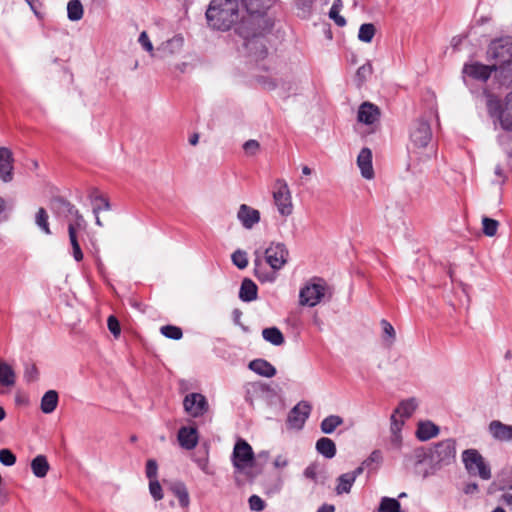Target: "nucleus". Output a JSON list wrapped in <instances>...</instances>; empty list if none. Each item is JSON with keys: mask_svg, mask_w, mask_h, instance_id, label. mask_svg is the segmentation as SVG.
I'll return each mask as SVG.
<instances>
[{"mask_svg": "<svg viewBox=\"0 0 512 512\" xmlns=\"http://www.w3.org/2000/svg\"><path fill=\"white\" fill-rule=\"evenodd\" d=\"M254 256V276L262 283H273L277 279V272L287 263L289 252L285 244L271 242L263 256L259 250L254 252Z\"/></svg>", "mask_w": 512, "mask_h": 512, "instance_id": "1", "label": "nucleus"}, {"mask_svg": "<svg viewBox=\"0 0 512 512\" xmlns=\"http://www.w3.org/2000/svg\"><path fill=\"white\" fill-rule=\"evenodd\" d=\"M487 59L496 67V77L501 85L512 84V37L493 40L487 49Z\"/></svg>", "mask_w": 512, "mask_h": 512, "instance_id": "2", "label": "nucleus"}, {"mask_svg": "<svg viewBox=\"0 0 512 512\" xmlns=\"http://www.w3.org/2000/svg\"><path fill=\"white\" fill-rule=\"evenodd\" d=\"M240 0H211L206 11L208 24L217 30H229L239 18Z\"/></svg>", "mask_w": 512, "mask_h": 512, "instance_id": "3", "label": "nucleus"}, {"mask_svg": "<svg viewBox=\"0 0 512 512\" xmlns=\"http://www.w3.org/2000/svg\"><path fill=\"white\" fill-rule=\"evenodd\" d=\"M245 7L247 16L242 18L240 24L262 27V30H271L274 22L267 16V11L276 0H240Z\"/></svg>", "mask_w": 512, "mask_h": 512, "instance_id": "4", "label": "nucleus"}, {"mask_svg": "<svg viewBox=\"0 0 512 512\" xmlns=\"http://www.w3.org/2000/svg\"><path fill=\"white\" fill-rule=\"evenodd\" d=\"M512 87V84H510ZM486 105L490 117L499 121L502 129L512 131V91L505 97L504 103L488 90H484Z\"/></svg>", "mask_w": 512, "mask_h": 512, "instance_id": "5", "label": "nucleus"}, {"mask_svg": "<svg viewBox=\"0 0 512 512\" xmlns=\"http://www.w3.org/2000/svg\"><path fill=\"white\" fill-rule=\"evenodd\" d=\"M271 30H262V27L247 26L239 24L236 32L244 39V46L249 53L258 59H263L267 55V46L264 35Z\"/></svg>", "mask_w": 512, "mask_h": 512, "instance_id": "6", "label": "nucleus"}, {"mask_svg": "<svg viewBox=\"0 0 512 512\" xmlns=\"http://www.w3.org/2000/svg\"><path fill=\"white\" fill-rule=\"evenodd\" d=\"M456 459V440L448 438L433 444L430 447V468L431 472L426 471L424 477L444 466L451 465Z\"/></svg>", "mask_w": 512, "mask_h": 512, "instance_id": "7", "label": "nucleus"}, {"mask_svg": "<svg viewBox=\"0 0 512 512\" xmlns=\"http://www.w3.org/2000/svg\"><path fill=\"white\" fill-rule=\"evenodd\" d=\"M462 462L466 471L472 476L482 480H489L492 476L491 467L476 449H466L462 452Z\"/></svg>", "mask_w": 512, "mask_h": 512, "instance_id": "8", "label": "nucleus"}, {"mask_svg": "<svg viewBox=\"0 0 512 512\" xmlns=\"http://www.w3.org/2000/svg\"><path fill=\"white\" fill-rule=\"evenodd\" d=\"M327 285L324 279L314 277L299 292V304L314 307L325 295Z\"/></svg>", "mask_w": 512, "mask_h": 512, "instance_id": "9", "label": "nucleus"}, {"mask_svg": "<svg viewBox=\"0 0 512 512\" xmlns=\"http://www.w3.org/2000/svg\"><path fill=\"white\" fill-rule=\"evenodd\" d=\"M50 209L57 217L69 219L74 217L72 221L78 228H84L85 220L79 210L69 201L62 197H54L50 201Z\"/></svg>", "mask_w": 512, "mask_h": 512, "instance_id": "10", "label": "nucleus"}, {"mask_svg": "<svg viewBox=\"0 0 512 512\" xmlns=\"http://www.w3.org/2000/svg\"><path fill=\"white\" fill-rule=\"evenodd\" d=\"M231 460L237 471H243L245 468L252 466L254 453L250 444L243 439H239L235 443Z\"/></svg>", "mask_w": 512, "mask_h": 512, "instance_id": "11", "label": "nucleus"}, {"mask_svg": "<svg viewBox=\"0 0 512 512\" xmlns=\"http://www.w3.org/2000/svg\"><path fill=\"white\" fill-rule=\"evenodd\" d=\"M274 203L282 216H289L293 211L291 192L284 179L276 181V189L273 192Z\"/></svg>", "mask_w": 512, "mask_h": 512, "instance_id": "12", "label": "nucleus"}, {"mask_svg": "<svg viewBox=\"0 0 512 512\" xmlns=\"http://www.w3.org/2000/svg\"><path fill=\"white\" fill-rule=\"evenodd\" d=\"M410 139L414 146L418 148L426 147L432 139V131L428 121L418 119L410 130Z\"/></svg>", "mask_w": 512, "mask_h": 512, "instance_id": "13", "label": "nucleus"}, {"mask_svg": "<svg viewBox=\"0 0 512 512\" xmlns=\"http://www.w3.org/2000/svg\"><path fill=\"white\" fill-rule=\"evenodd\" d=\"M183 406L184 410L194 418L203 416L209 409L207 399L200 393L187 394Z\"/></svg>", "mask_w": 512, "mask_h": 512, "instance_id": "14", "label": "nucleus"}, {"mask_svg": "<svg viewBox=\"0 0 512 512\" xmlns=\"http://www.w3.org/2000/svg\"><path fill=\"white\" fill-rule=\"evenodd\" d=\"M311 411V406L307 402H300L289 412L287 424L293 429H302Z\"/></svg>", "mask_w": 512, "mask_h": 512, "instance_id": "15", "label": "nucleus"}, {"mask_svg": "<svg viewBox=\"0 0 512 512\" xmlns=\"http://www.w3.org/2000/svg\"><path fill=\"white\" fill-rule=\"evenodd\" d=\"M492 72L496 73V67L493 66V64L484 65L480 62H472L465 64L463 67L464 74L482 82H486L490 78Z\"/></svg>", "mask_w": 512, "mask_h": 512, "instance_id": "16", "label": "nucleus"}, {"mask_svg": "<svg viewBox=\"0 0 512 512\" xmlns=\"http://www.w3.org/2000/svg\"><path fill=\"white\" fill-rule=\"evenodd\" d=\"M380 118V109L371 102H363L358 109L357 119L359 122L372 125Z\"/></svg>", "mask_w": 512, "mask_h": 512, "instance_id": "17", "label": "nucleus"}, {"mask_svg": "<svg viewBox=\"0 0 512 512\" xmlns=\"http://www.w3.org/2000/svg\"><path fill=\"white\" fill-rule=\"evenodd\" d=\"M177 439L183 449L192 450L199 441L198 431L195 427L183 426L178 430Z\"/></svg>", "mask_w": 512, "mask_h": 512, "instance_id": "18", "label": "nucleus"}, {"mask_svg": "<svg viewBox=\"0 0 512 512\" xmlns=\"http://www.w3.org/2000/svg\"><path fill=\"white\" fill-rule=\"evenodd\" d=\"M237 218L246 229H251L260 221V212L246 204H241Z\"/></svg>", "mask_w": 512, "mask_h": 512, "instance_id": "19", "label": "nucleus"}, {"mask_svg": "<svg viewBox=\"0 0 512 512\" xmlns=\"http://www.w3.org/2000/svg\"><path fill=\"white\" fill-rule=\"evenodd\" d=\"M357 165L363 178L370 180L374 177V169L372 165V151L364 147L358 154Z\"/></svg>", "mask_w": 512, "mask_h": 512, "instance_id": "20", "label": "nucleus"}, {"mask_svg": "<svg viewBox=\"0 0 512 512\" xmlns=\"http://www.w3.org/2000/svg\"><path fill=\"white\" fill-rule=\"evenodd\" d=\"M13 155L9 148L0 147V178L9 182L13 178Z\"/></svg>", "mask_w": 512, "mask_h": 512, "instance_id": "21", "label": "nucleus"}, {"mask_svg": "<svg viewBox=\"0 0 512 512\" xmlns=\"http://www.w3.org/2000/svg\"><path fill=\"white\" fill-rule=\"evenodd\" d=\"M488 431L497 441H512V425L504 424L499 420H493L488 426Z\"/></svg>", "mask_w": 512, "mask_h": 512, "instance_id": "22", "label": "nucleus"}, {"mask_svg": "<svg viewBox=\"0 0 512 512\" xmlns=\"http://www.w3.org/2000/svg\"><path fill=\"white\" fill-rule=\"evenodd\" d=\"M248 367L250 370L263 377L271 378L276 375V368L270 362L262 358L250 361Z\"/></svg>", "mask_w": 512, "mask_h": 512, "instance_id": "23", "label": "nucleus"}, {"mask_svg": "<svg viewBox=\"0 0 512 512\" xmlns=\"http://www.w3.org/2000/svg\"><path fill=\"white\" fill-rule=\"evenodd\" d=\"M258 297V287L257 285L249 278H244L240 290H239V298L243 302H252L256 300Z\"/></svg>", "mask_w": 512, "mask_h": 512, "instance_id": "24", "label": "nucleus"}, {"mask_svg": "<svg viewBox=\"0 0 512 512\" xmlns=\"http://www.w3.org/2000/svg\"><path fill=\"white\" fill-rule=\"evenodd\" d=\"M439 427L431 421H424L418 424L416 436L420 441H427L439 434Z\"/></svg>", "mask_w": 512, "mask_h": 512, "instance_id": "25", "label": "nucleus"}, {"mask_svg": "<svg viewBox=\"0 0 512 512\" xmlns=\"http://www.w3.org/2000/svg\"><path fill=\"white\" fill-rule=\"evenodd\" d=\"M81 228H78L76 224L73 222H69L68 224V234H69V241L72 246V253L73 257L77 262H80L83 259V252L81 250L78 237H77V231Z\"/></svg>", "mask_w": 512, "mask_h": 512, "instance_id": "26", "label": "nucleus"}, {"mask_svg": "<svg viewBox=\"0 0 512 512\" xmlns=\"http://www.w3.org/2000/svg\"><path fill=\"white\" fill-rule=\"evenodd\" d=\"M316 450L319 454L327 459H331L336 455V445L334 441L327 437H322L316 442Z\"/></svg>", "mask_w": 512, "mask_h": 512, "instance_id": "27", "label": "nucleus"}, {"mask_svg": "<svg viewBox=\"0 0 512 512\" xmlns=\"http://www.w3.org/2000/svg\"><path fill=\"white\" fill-rule=\"evenodd\" d=\"M58 393L55 390H48L41 398L40 408L43 413H52L58 405Z\"/></svg>", "mask_w": 512, "mask_h": 512, "instance_id": "28", "label": "nucleus"}, {"mask_svg": "<svg viewBox=\"0 0 512 512\" xmlns=\"http://www.w3.org/2000/svg\"><path fill=\"white\" fill-rule=\"evenodd\" d=\"M49 469H50V465L47 461L46 456H44V455H37L31 461V470H32L33 474L38 478L45 477L47 475Z\"/></svg>", "mask_w": 512, "mask_h": 512, "instance_id": "29", "label": "nucleus"}, {"mask_svg": "<svg viewBox=\"0 0 512 512\" xmlns=\"http://www.w3.org/2000/svg\"><path fill=\"white\" fill-rule=\"evenodd\" d=\"M512 489V469L503 470L496 482H494L490 490H511Z\"/></svg>", "mask_w": 512, "mask_h": 512, "instance_id": "30", "label": "nucleus"}, {"mask_svg": "<svg viewBox=\"0 0 512 512\" xmlns=\"http://www.w3.org/2000/svg\"><path fill=\"white\" fill-rule=\"evenodd\" d=\"M16 376L12 367L0 360V385L11 387L15 384Z\"/></svg>", "mask_w": 512, "mask_h": 512, "instance_id": "31", "label": "nucleus"}, {"mask_svg": "<svg viewBox=\"0 0 512 512\" xmlns=\"http://www.w3.org/2000/svg\"><path fill=\"white\" fill-rule=\"evenodd\" d=\"M343 418L338 415H329L325 417L320 424V429L324 434H332L337 427L342 425Z\"/></svg>", "mask_w": 512, "mask_h": 512, "instance_id": "32", "label": "nucleus"}, {"mask_svg": "<svg viewBox=\"0 0 512 512\" xmlns=\"http://www.w3.org/2000/svg\"><path fill=\"white\" fill-rule=\"evenodd\" d=\"M262 336L267 342L275 346L282 345L285 341L282 332L277 327L263 329Z\"/></svg>", "mask_w": 512, "mask_h": 512, "instance_id": "33", "label": "nucleus"}, {"mask_svg": "<svg viewBox=\"0 0 512 512\" xmlns=\"http://www.w3.org/2000/svg\"><path fill=\"white\" fill-rule=\"evenodd\" d=\"M418 406V403L415 398H409L407 400H403L396 410L394 411L395 414H400L403 418H409L414 411L416 410Z\"/></svg>", "mask_w": 512, "mask_h": 512, "instance_id": "34", "label": "nucleus"}, {"mask_svg": "<svg viewBox=\"0 0 512 512\" xmlns=\"http://www.w3.org/2000/svg\"><path fill=\"white\" fill-rule=\"evenodd\" d=\"M337 486H336V493L338 495L349 493L351 491V488L355 482L354 476L350 475L348 472L341 474L337 478Z\"/></svg>", "mask_w": 512, "mask_h": 512, "instance_id": "35", "label": "nucleus"}, {"mask_svg": "<svg viewBox=\"0 0 512 512\" xmlns=\"http://www.w3.org/2000/svg\"><path fill=\"white\" fill-rule=\"evenodd\" d=\"M378 512H405L401 509L398 499L383 497L380 501Z\"/></svg>", "mask_w": 512, "mask_h": 512, "instance_id": "36", "label": "nucleus"}, {"mask_svg": "<svg viewBox=\"0 0 512 512\" xmlns=\"http://www.w3.org/2000/svg\"><path fill=\"white\" fill-rule=\"evenodd\" d=\"M69 20L78 21L83 17V6L80 0H70L67 5Z\"/></svg>", "mask_w": 512, "mask_h": 512, "instance_id": "37", "label": "nucleus"}, {"mask_svg": "<svg viewBox=\"0 0 512 512\" xmlns=\"http://www.w3.org/2000/svg\"><path fill=\"white\" fill-rule=\"evenodd\" d=\"M48 219L49 216L47 211L44 208H39L35 215V223L43 233L51 235L52 232L50 230Z\"/></svg>", "mask_w": 512, "mask_h": 512, "instance_id": "38", "label": "nucleus"}, {"mask_svg": "<svg viewBox=\"0 0 512 512\" xmlns=\"http://www.w3.org/2000/svg\"><path fill=\"white\" fill-rule=\"evenodd\" d=\"M172 492L178 498L179 503L182 507L189 505V494L186 486L183 483H175L171 487Z\"/></svg>", "mask_w": 512, "mask_h": 512, "instance_id": "39", "label": "nucleus"}, {"mask_svg": "<svg viewBox=\"0 0 512 512\" xmlns=\"http://www.w3.org/2000/svg\"><path fill=\"white\" fill-rule=\"evenodd\" d=\"M376 29L374 24L365 23L359 28L358 39L365 43H370L375 35Z\"/></svg>", "mask_w": 512, "mask_h": 512, "instance_id": "40", "label": "nucleus"}, {"mask_svg": "<svg viewBox=\"0 0 512 512\" xmlns=\"http://www.w3.org/2000/svg\"><path fill=\"white\" fill-rule=\"evenodd\" d=\"M232 263L239 269L243 270L248 266L247 253L241 249H237L231 255Z\"/></svg>", "mask_w": 512, "mask_h": 512, "instance_id": "41", "label": "nucleus"}, {"mask_svg": "<svg viewBox=\"0 0 512 512\" xmlns=\"http://www.w3.org/2000/svg\"><path fill=\"white\" fill-rule=\"evenodd\" d=\"M160 332L166 338L180 340L183 336L182 329L174 325H165L160 328Z\"/></svg>", "mask_w": 512, "mask_h": 512, "instance_id": "42", "label": "nucleus"}, {"mask_svg": "<svg viewBox=\"0 0 512 512\" xmlns=\"http://www.w3.org/2000/svg\"><path fill=\"white\" fill-rule=\"evenodd\" d=\"M483 233L488 237H493L497 233L499 222L489 217L482 218Z\"/></svg>", "mask_w": 512, "mask_h": 512, "instance_id": "43", "label": "nucleus"}, {"mask_svg": "<svg viewBox=\"0 0 512 512\" xmlns=\"http://www.w3.org/2000/svg\"><path fill=\"white\" fill-rule=\"evenodd\" d=\"M381 326L383 329V339L390 346L393 344L396 338L394 327L385 319L381 320Z\"/></svg>", "mask_w": 512, "mask_h": 512, "instance_id": "44", "label": "nucleus"}, {"mask_svg": "<svg viewBox=\"0 0 512 512\" xmlns=\"http://www.w3.org/2000/svg\"><path fill=\"white\" fill-rule=\"evenodd\" d=\"M372 72L373 68L371 63L367 62L360 66L356 72V80L358 85L361 86L368 79V77L371 76Z\"/></svg>", "mask_w": 512, "mask_h": 512, "instance_id": "45", "label": "nucleus"}, {"mask_svg": "<svg viewBox=\"0 0 512 512\" xmlns=\"http://www.w3.org/2000/svg\"><path fill=\"white\" fill-rule=\"evenodd\" d=\"M412 457L415 461V465L423 464L427 460L430 461V448H428V449H426L424 447L416 448L413 451Z\"/></svg>", "mask_w": 512, "mask_h": 512, "instance_id": "46", "label": "nucleus"}, {"mask_svg": "<svg viewBox=\"0 0 512 512\" xmlns=\"http://www.w3.org/2000/svg\"><path fill=\"white\" fill-rule=\"evenodd\" d=\"M183 43L184 40L181 36H175L167 42L163 43V49L165 51H169L170 53H174L182 48Z\"/></svg>", "mask_w": 512, "mask_h": 512, "instance_id": "47", "label": "nucleus"}, {"mask_svg": "<svg viewBox=\"0 0 512 512\" xmlns=\"http://www.w3.org/2000/svg\"><path fill=\"white\" fill-rule=\"evenodd\" d=\"M90 197L92 199L93 206L96 204L101 206L102 210H110L111 206L108 198L98 194L96 190L91 193Z\"/></svg>", "mask_w": 512, "mask_h": 512, "instance_id": "48", "label": "nucleus"}, {"mask_svg": "<svg viewBox=\"0 0 512 512\" xmlns=\"http://www.w3.org/2000/svg\"><path fill=\"white\" fill-rule=\"evenodd\" d=\"M0 462L5 466H12L16 463V456L9 449H1Z\"/></svg>", "mask_w": 512, "mask_h": 512, "instance_id": "49", "label": "nucleus"}, {"mask_svg": "<svg viewBox=\"0 0 512 512\" xmlns=\"http://www.w3.org/2000/svg\"><path fill=\"white\" fill-rule=\"evenodd\" d=\"M149 491L156 501L163 498L162 488L157 479L149 480Z\"/></svg>", "mask_w": 512, "mask_h": 512, "instance_id": "50", "label": "nucleus"}, {"mask_svg": "<svg viewBox=\"0 0 512 512\" xmlns=\"http://www.w3.org/2000/svg\"><path fill=\"white\" fill-rule=\"evenodd\" d=\"M146 476L149 480L157 479V472H158V464L156 460L149 459L146 462Z\"/></svg>", "mask_w": 512, "mask_h": 512, "instance_id": "51", "label": "nucleus"}, {"mask_svg": "<svg viewBox=\"0 0 512 512\" xmlns=\"http://www.w3.org/2000/svg\"><path fill=\"white\" fill-rule=\"evenodd\" d=\"M249 507L253 511H262L265 508L264 500L258 495H252L249 497Z\"/></svg>", "mask_w": 512, "mask_h": 512, "instance_id": "52", "label": "nucleus"}, {"mask_svg": "<svg viewBox=\"0 0 512 512\" xmlns=\"http://www.w3.org/2000/svg\"><path fill=\"white\" fill-rule=\"evenodd\" d=\"M107 326H108L109 331L115 337H118L120 335V332H121L120 323L114 315H110L108 317Z\"/></svg>", "mask_w": 512, "mask_h": 512, "instance_id": "53", "label": "nucleus"}, {"mask_svg": "<svg viewBox=\"0 0 512 512\" xmlns=\"http://www.w3.org/2000/svg\"><path fill=\"white\" fill-rule=\"evenodd\" d=\"M258 82L266 90H274L278 87L277 81L270 76H260Z\"/></svg>", "mask_w": 512, "mask_h": 512, "instance_id": "54", "label": "nucleus"}, {"mask_svg": "<svg viewBox=\"0 0 512 512\" xmlns=\"http://www.w3.org/2000/svg\"><path fill=\"white\" fill-rule=\"evenodd\" d=\"M38 369L35 365H26L24 378L27 382H34L38 379Z\"/></svg>", "mask_w": 512, "mask_h": 512, "instance_id": "55", "label": "nucleus"}, {"mask_svg": "<svg viewBox=\"0 0 512 512\" xmlns=\"http://www.w3.org/2000/svg\"><path fill=\"white\" fill-rule=\"evenodd\" d=\"M259 148V142L253 139H250L243 144V149L247 155H255L259 151Z\"/></svg>", "mask_w": 512, "mask_h": 512, "instance_id": "56", "label": "nucleus"}, {"mask_svg": "<svg viewBox=\"0 0 512 512\" xmlns=\"http://www.w3.org/2000/svg\"><path fill=\"white\" fill-rule=\"evenodd\" d=\"M382 461V454L379 450H374L367 459L363 461L366 468H370L373 463H380Z\"/></svg>", "mask_w": 512, "mask_h": 512, "instance_id": "57", "label": "nucleus"}, {"mask_svg": "<svg viewBox=\"0 0 512 512\" xmlns=\"http://www.w3.org/2000/svg\"><path fill=\"white\" fill-rule=\"evenodd\" d=\"M138 41L141 44V46L143 47V49L152 55L153 45L148 37V34L145 31L140 33Z\"/></svg>", "mask_w": 512, "mask_h": 512, "instance_id": "58", "label": "nucleus"}, {"mask_svg": "<svg viewBox=\"0 0 512 512\" xmlns=\"http://www.w3.org/2000/svg\"><path fill=\"white\" fill-rule=\"evenodd\" d=\"M329 17L335 22V24L339 27H343L346 25V19L340 15V11L330 10Z\"/></svg>", "mask_w": 512, "mask_h": 512, "instance_id": "59", "label": "nucleus"}, {"mask_svg": "<svg viewBox=\"0 0 512 512\" xmlns=\"http://www.w3.org/2000/svg\"><path fill=\"white\" fill-rule=\"evenodd\" d=\"M403 424H404V422L402 420L400 421L396 418L395 413H393L391 415V425H390L391 433L401 434V429H402Z\"/></svg>", "mask_w": 512, "mask_h": 512, "instance_id": "60", "label": "nucleus"}, {"mask_svg": "<svg viewBox=\"0 0 512 512\" xmlns=\"http://www.w3.org/2000/svg\"><path fill=\"white\" fill-rule=\"evenodd\" d=\"M289 464V460L285 455H278L273 462V465L276 469H281L287 467Z\"/></svg>", "mask_w": 512, "mask_h": 512, "instance_id": "61", "label": "nucleus"}, {"mask_svg": "<svg viewBox=\"0 0 512 512\" xmlns=\"http://www.w3.org/2000/svg\"><path fill=\"white\" fill-rule=\"evenodd\" d=\"M304 476L308 479H311V480H316V477H317V472H316V467L313 466V465H310L308 466L305 470H304Z\"/></svg>", "mask_w": 512, "mask_h": 512, "instance_id": "62", "label": "nucleus"}, {"mask_svg": "<svg viewBox=\"0 0 512 512\" xmlns=\"http://www.w3.org/2000/svg\"><path fill=\"white\" fill-rule=\"evenodd\" d=\"M296 6L298 9L309 11L312 6V0H296Z\"/></svg>", "mask_w": 512, "mask_h": 512, "instance_id": "63", "label": "nucleus"}, {"mask_svg": "<svg viewBox=\"0 0 512 512\" xmlns=\"http://www.w3.org/2000/svg\"><path fill=\"white\" fill-rule=\"evenodd\" d=\"M478 489H479V487H478L477 483H475V482L468 483L464 487V493L465 494H473V493L477 492Z\"/></svg>", "mask_w": 512, "mask_h": 512, "instance_id": "64", "label": "nucleus"}]
</instances>
